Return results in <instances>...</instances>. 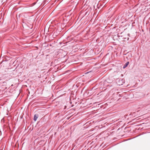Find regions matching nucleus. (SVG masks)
I'll use <instances>...</instances> for the list:
<instances>
[{
    "instance_id": "nucleus-5",
    "label": "nucleus",
    "mask_w": 150,
    "mask_h": 150,
    "mask_svg": "<svg viewBox=\"0 0 150 150\" xmlns=\"http://www.w3.org/2000/svg\"><path fill=\"white\" fill-rule=\"evenodd\" d=\"M128 35L129 36V34H128Z\"/></svg>"
},
{
    "instance_id": "nucleus-3",
    "label": "nucleus",
    "mask_w": 150,
    "mask_h": 150,
    "mask_svg": "<svg viewBox=\"0 0 150 150\" xmlns=\"http://www.w3.org/2000/svg\"><path fill=\"white\" fill-rule=\"evenodd\" d=\"M38 117V115H35L34 117V120L35 121H36Z\"/></svg>"
},
{
    "instance_id": "nucleus-4",
    "label": "nucleus",
    "mask_w": 150,
    "mask_h": 150,
    "mask_svg": "<svg viewBox=\"0 0 150 150\" xmlns=\"http://www.w3.org/2000/svg\"><path fill=\"white\" fill-rule=\"evenodd\" d=\"M129 38H127V40H129Z\"/></svg>"
},
{
    "instance_id": "nucleus-2",
    "label": "nucleus",
    "mask_w": 150,
    "mask_h": 150,
    "mask_svg": "<svg viewBox=\"0 0 150 150\" xmlns=\"http://www.w3.org/2000/svg\"><path fill=\"white\" fill-rule=\"evenodd\" d=\"M129 62H127L123 66V69L125 68L128 65Z\"/></svg>"
},
{
    "instance_id": "nucleus-1",
    "label": "nucleus",
    "mask_w": 150,
    "mask_h": 150,
    "mask_svg": "<svg viewBox=\"0 0 150 150\" xmlns=\"http://www.w3.org/2000/svg\"><path fill=\"white\" fill-rule=\"evenodd\" d=\"M125 81L124 79H117L116 80V82L119 85H122L124 83Z\"/></svg>"
}]
</instances>
